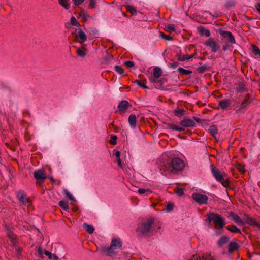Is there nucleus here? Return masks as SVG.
<instances>
[{"label": "nucleus", "mask_w": 260, "mask_h": 260, "mask_svg": "<svg viewBox=\"0 0 260 260\" xmlns=\"http://www.w3.org/2000/svg\"><path fill=\"white\" fill-rule=\"evenodd\" d=\"M122 247V243L119 238H113L110 247H102V252L107 256L113 257L117 254V250L121 249Z\"/></svg>", "instance_id": "nucleus-1"}, {"label": "nucleus", "mask_w": 260, "mask_h": 260, "mask_svg": "<svg viewBox=\"0 0 260 260\" xmlns=\"http://www.w3.org/2000/svg\"><path fill=\"white\" fill-rule=\"evenodd\" d=\"M180 124L182 127L173 123H166V126L172 130L182 132L184 130L183 127H194L196 125V122L194 120L188 118L186 117H184L180 122Z\"/></svg>", "instance_id": "nucleus-2"}, {"label": "nucleus", "mask_w": 260, "mask_h": 260, "mask_svg": "<svg viewBox=\"0 0 260 260\" xmlns=\"http://www.w3.org/2000/svg\"><path fill=\"white\" fill-rule=\"evenodd\" d=\"M211 171L212 175L216 180L220 183L225 187H228L229 185V178L226 177L225 173H222L218 168L213 165L210 166Z\"/></svg>", "instance_id": "nucleus-3"}, {"label": "nucleus", "mask_w": 260, "mask_h": 260, "mask_svg": "<svg viewBox=\"0 0 260 260\" xmlns=\"http://www.w3.org/2000/svg\"><path fill=\"white\" fill-rule=\"evenodd\" d=\"M207 220L209 222L213 221L215 223V228L218 230L223 228L226 224L223 218L220 215L212 212L208 214Z\"/></svg>", "instance_id": "nucleus-4"}, {"label": "nucleus", "mask_w": 260, "mask_h": 260, "mask_svg": "<svg viewBox=\"0 0 260 260\" xmlns=\"http://www.w3.org/2000/svg\"><path fill=\"white\" fill-rule=\"evenodd\" d=\"M153 222L154 219L152 218L146 219L139 224L137 228V231L142 235H148Z\"/></svg>", "instance_id": "nucleus-5"}, {"label": "nucleus", "mask_w": 260, "mask_h": 260, "mask_svg": "<svg viewBox=\"0 0 260 260\" xmlns=\"http://www.w3.org/2000/svg\"><path fill=\"white\" fill-rule=\"evenodd\" d=\"M184 167L185 163L184 161L180 158L176 157L172 159L169 162L167 170L173 172L174 171H182Z\"/></svg>", "instance_id": "nucleus-6"}, {"label": "nucleus", "mask_w": 260, "mask_h": 260, "mask_svg": "<svg viewBox=\"0 0 260 260\" xmlns=\"http://www.w3.org/2000/svg\"><path fill=\"white\" fill-rule=\"evenodd\" d=\"M205 45L211 49V52H216L220 48L218 40H215L213 38H210L205 42Z\"/></svg>", "instance_id": "nucleus-7"}, {"label": "nucleus", "mask_w": 260, "mask_h": 260, "mask_svg": "<svg viewBox=\"0 0 260 260\" xmlns=\"http://www.w3.org/2000/svg\"><path fill=\"white\" fill-rule=\"evenodd\" d=\"M16 197L18 200L23 205L29 206L31 205V201L24 191L19 190L16 193Z\"/></svg>", "instance_id": "nucleus-8"}, {"label": "nucleus", "mask_w": 260, "mask_h": 260, "mask_svg": "<svg viewBox=\"0 0 260 260\" xmlns=\"http://www.w3.org/2000/svg\"><path fill=\"white\" fill-rule=\"evenodd\" d=\"M191 197L197 203L200 205L206 204L208 200L207 196L200 193H193Z\"/></svg>", "instance_id": "nucleus-9"}, {"label": "nucleus", "mask_w": 260, "mask_h": 260, "mask_svg": "<svg viewBox=\"0 0 260 260\" xmlns=\"http://www.w3.org/2000/svg\"><path fill=\"white\" fill-rule=\"evenodd\" d=\"M219 34L229 43H230L232 44H234L236 43L235 39L231 32L224 30H221L219 31Z\"/></svg>", "instance_id": "nucleus-10"}, {"label": "nucleus", "mask_w": 260, "mask_h": 260, "mask_svg": "<svg viewBox=\"0 0 260 260\" xmlns=\"http://www.w3.org/2000/svg\"><path fill=\"white\" fill-rule=\"evenodd\" d=\"M131 107V104L126 100H122L118 105V111L120 114L125 113L127 109Z\"/></svg>", "instance_id": "nucleus-11"}, {"label": "nucleus", "mask_w": 260, "mask_h": 260, "mask_svg": "<svg viewBox=\"0 0 260 260\" xmlns=\"http://www.w3.org/2000/svg\"><path fill=\"white\" fill-rule=\"evenodd\" d=\"M34 176L37 180L43 181L46 178V176L44 173V171L42 169H39L34 172Z\"/></svg>", "instance_id": "nucleus-12"}, {"label": "nucleus", "mask_w": 260, "mask_h": 260, "mask_svg": "<svg viewBox=\"0 0 260 260\" xmlns=\"http://www.w3.org/2000/svg\"><path fill=\"white\" fill-rule=\"evenodd\" d=\"M7 236L13 245H15L18 243V238L17 236L12 231H9L7 233Z\"/></svg>", "instance_id": "nucleus-13"}, {"label": "nucleus", "mask_w": 260, "mask_h": 260, "mask_svg": "<svg viewBox=\"0 0 260 260\" xmlns=\"http://www.w3.org/2000/svg\"><path fill=\"white\" fill-rule=\"evenodd\" d=\"M128 123L132 128H135L137 126V119L135 114L129 115L128 119Z\"/></svg>", "instance_id": "nucleus-14"}, {"label": "nucleus", "mask_w": 260, "mask_h": 260, "mask_svg": "<svg viewBox=\"0 0 260 260\" xmlns=\"http://www.w3.org/2000/svg\"><path fill=\"white\" fill-rule=\"evenodd\" d=\"M196 55V53H194V54L190 55H188V54H186V55H181V54H178L177 55L178 60L180 61H184L185 60H189L191 58L194 57Z\"/></svg>", "instance_id": "nucleus-15"}, {"label": "nucleus", "mask_w": 260, "mask_h": 260, "mask_svg": "<svg viewBox=\"0 0 260 260\" xmlns=\"http://www.w3.org/2000/svg\"><path fill=\"white\" fill-rule=\"evenodd\" d=\"M79 39V42L83 43L85 42L87 39V36L85 33L81 29H79L78 34L76 35Z\"/></svg>", "instance_id": "nucleus-16"}, {"label": "nucleus", "mask_w": 260, "mask_h": 260, "mask_svg": "<svg viewBox=\"0 0 260 260\" xmlns=\"http://www.w3.org/2000/svg\"><path fill=\"white\" fill-rule=\"evenodd\" d=\"M231 102L229 100H223L219 101L218 106L222 109H225L230 106Z\"/></svg>", "instance_id": "nucleus-17"}, {"label": "nucleus", "mask_w": 260, "mask_h": 260, "mask_svg": "<svg viewBox=\"0 0 260 260\" xmlns=\"http://www.w3.org/2000/svg\"><path fill=\"white\" fill-rule=\"evenodd\" d=\"M238 248L239 245L237 243L235 242H231L229 244L228 252L231 254L234 251L238 250Z\"/></svg>", "instance_id": "nucleus-18"}, {"label": "nucleus", "mask_w": 260, "mask_h": 260, "mask_svg": "<svg viewBox=\"0 0 260 260\" xmlns=\"http://www.w3.org/2000/svg\"><path fill=\"white\" fill-rule=\"evenodd\" d=\"M230 215L235 222L239 225H242L243 224V220L238 215L234 214L232 212H230Z\"/></svg>", "instance_id": "nucleus-19"}, {"label": "nucleus", "mask_w": 260, "mask_h": 260, "mask_svg": "<svg viewBox=\"0 0 260 260\" xmlns=\"http://www.w3.org/2000/svg\"><path fill=\"white\" fill-rule=\"evenodd\" d=\"M248 98H247V95H246L244 100L240 104V105L236 107L237 108V110H241L242 109H246L248 105Z\"/></svg>", "instance_id": "nucleus-20"}, {"label": "nucleus", "mask_w": 260, "mask_h": 260, "mask_svg": "<svg viewBox=\"0 0 260 260\" xmlns=\"http://www.w3.org/2000/svg\"><path fill=\"white\" fill-rule=\"evenodd\" d=\"M229 241V237L226 236H222L218 240L217 245L218 247H221Z\"/></svg>", "instance_id": "nucleus-21"}, {"label": "nucleus", "mask_w": 260, "mask_h": 260, "mask_svg": "<svg viewBox=\"0 0 260 260\" xmlns=\"http://www.w3.org/2000/svg\"><path fill=\"white\" fill-rule=\"evenodd\" d=\"M162 72L159 67H155L153 69V76L156 78H159L162 75Z\"/></svg>", "instance_id": "nucleus-22"}, {"label": "nucleus", "mask_w": 260, "mask_h": 260, "mask_svg": "<svg viewBox=\"0 0 260 260\" xmlns=\"http://www.w3.org/2000/svg\"><path fill=\"white\" fill-rule=\"evenodd\" d=\"M248 223L250 225L255 226L260 229V223L257 222L254 218H249L248 220Z\"/></svg>", "instance_id": "nucleus-23"}, {"label": "nucleus", "mask_w": 260, "mask_h": 260, "mask_svg": "<svg viewBox=\"0 0 260 260\" xmlns=\"http://www.w3.org/2000/svg\"><path fill=\"white\" fill-rule=\"evenodd\" d=\"M245 85L243 82H239L236 88V90L238 92H243L245 91Z\"/></svg>", "instance_id": "nucleus-24"}, {"label": "nucleus", "mask_w": 260, "mask_h": 260, "mask_svg": "<svg viewBox=\"0 0 260 260\" xmlns=\"http://www.w3.org/2000/svg\"><path fill=\"white\" fill-rule=\"evenodd\" d=\"M58 2L61 6L67 10H68L70 8L69 0H58Z\"/></svg>", "instance_id": "nucleus-25"}, {"label": "nucleus", "mask_w": 260, "mask_h": 260, "mask_svg": "<svg viewBox=\"0 0 260 260\" xmlns=\"http://www.w3.org/2000/svg\"><path fill=\"white\" fill-rule=\"evenodd\" d=\"M226 229L229 231L235 233H241L240 229L234 225H228Z\"/></svg>", "instance_id": "nucleus-26"}, {"label": "nucleus", "mask_w": 260, "mask_h": 260, "mask_svg": "<svg viewBox=\"0 0 260 260\" xmlns=\"http://www.w3.org/2000/svg\"><path fill=\"white\" fill-rule=\"evenodd\" d=\"M83 227L86 230V231L89 233V234H92L94 232V227L91 225H89L86 223H84L83 224Z\"/></svg>", "instance_id": "nucleus-27"}, {"label": "nucleus", "mask_w": 260, "mask_h": 260, "mask_svg": "<svg viewBox=\"0 0 260 260\" xmlns=\"http://www.w3.org/2000/svg\"><path fill=\"white\" fill-rule=\"evenodd\" d=\"M202 260H217L216 257L211 254H204L202 256Z\"/></svg>", "instance_id": "nucleus-28"}, {"label": "nucleus", "mask_w": 260, "mask_h": 260, "mask_svg": "<svg viewBox=\"0 0 260 260\" xmlns=\"http://www.w3.org/2000/svg\"><path fill=\"white\" fill-rule=\"evenodd\" d=\"M252 52L257 56V57H260V49L256 45H253L252 46Z\"/></svg>", "instance_id": "nucleus-29"}, {"label": "nucleus", "mask_w": 260, "mask_h": 260, "mask_svg": "<svg viewBox=\"0 0 260 260\" xmlns=\"http://www.w3.org/2000/svg\"><path fill=\"white\" fill-rule=\"evenodd\" d=\"M200 33L202 35H204L207 37H209L211 35L209 30L206 29L203 27H202L200 28Z\"/></svg>", "instance_id": "nucleus-30"}, {"label": "nucleus", "mask_w": 260, "mask_h": 260, "mask_svg": "<svg viewBox=\"0 0 260 260\" xmlns=\"http://www.w3.org/2000/svg\"><path fill=\"white\" fill-rule=\"evenodd\" d=\"M209 131L211 135L214 137H215V136L218 133L217 127L215 125L210 126L209 128Z\"/></svg>", "instance_id": "nucleus-31"}, {"label": "nucleus", "mask_w": 260, "mask_h": 260, "mask_svg": "<svg viewBox=\"0 0 260 260\" xmlns=\"http://www.w3.org/2000/svg\"><path fill=\"white\" fill-rule=\"evenodd\" d=\"M185 111L183 109H176L174 110V113L177 116H181L185 114Z\"/></svg>", "instance_id": "nucleus-32"}, {"label": "nucleus", "mask_w": 260, "mask_h": 260, "mask_svg": "<svg viewBox=\"0 0 260 260\" xmlns=\"http://www.w3.org/2000/svg\"><path fill=\"white\" fill-rule=\"evenodd\" d=\"M58 204L64 210H67L69 209V205L67 201H60L59 202Z\"/></svg>", "instance_id": "nucleus-33"}, {"label": "nucleus", "mask_w": 260, "mask_h": 260, "mask_svg": "<svg viewBox=\"0 0 260 260\" xmlns=\"http://www.w3.org/2000/svg\"><path fill=\"white\" fill-rule=\"evenodd\" d=\"M77 53L78 56L84 57L86 54V50L84 48H78L77 50Z\"/></svg>", "instance_id": "nucleus-34"}, {"label": "nucleus", "mask_w": 260, "mask_h": 260, "mask_svg": "<svg viewBox=\"0 0 260 260\" xmlns=\"http://www.w3.org/2000/svg\"><path fill=\"white\" fill-rule=\"evenodd\" d=\"M178 71L182 75H188L192 73L191 71L186 70L182 67H179Z\"/></svg>", "instance_id": "nucleus-35"}, {"label": "nucleus", "mask_w": 260, "mask_h": 260, "mask_svg": "<svg viewBox=\"0 0 260 260\" xmlns=\"http://www.w3.org/2000/svg\"><path fill=\"white\" fill-rule=\"evenodd\" d=\"M126 9L128 11L131 12L133 15H136L137 10L136 8L132 5H127L126 6Z\"/></svg>", "instance_id": "nucleus-36"}, {"label": "nucleus", "mask_w": 260, "mask_h": 260, "mask_svg": "<svg viewBox=\"0 0 260 260\" xmlns=\"http://www.w3.org/2000/svg\"><path fill=\"white\" fill-rule=\"evenodd\" d=\"M138 192L140 194H149L151 193V190L149 189H143V188H139L138 190Z\"/></svg>", "instance_id": "nucleus-37"}, {"label": "nucleus", "mask_w": 260, "mask_h": 260, "mask_svg": "<svg viewBox=\"0 0 260 260\" xmlns=\"http://www.w3.org/2000/svg\"><path fill=\"white\" fill-rule=\"evenodd\" d=\"M63 192L64 194L68 197L70 200L75 201V199L74 196L70 193V192L67 189H64L63 190Z\"/></svg>", "instance_id": "nucleus-38"}, {"label": "nucleus", "mask_w": 260, "mask_h": 260, "mask_svg": "<svg viewBox=\"0 0 260 260\" xmlns=\"http://www.w3.org/2000/svg\"><path fill=\"white\" fill-rule=\"evenodd\" d=\"M236 168L242 173L245 172V166L243 164L238 163L236 165Z\"/></svg>", "instance_id": "nucleus-39"}, {"label": "nucleus", "mask_w": 260, "mask_h": 260, "mask_svg": "<svg viewBox=\"0 0 260 260\" xmlns=\"http://www.w3.org/2000/svg\"><path fill=\"white\" fill-rule=\"evenodd\" d=\"M70 22H71V24L72 25H74V26H78V25H79V22L77 21L76 19V18H75V17H74V16H72V17L71 18Z\"/></svg>", "instance_id": "nucleus-40"}, {"label": "nucleus", "mask_w": 260, "mask_h": 260, "mask_svg": "<svg viewBox=\"0 0 260 260\" xmlns=\"http://www.w3.org/2000/svg\"><path fill=\"white\" fill-rule=\"evenodd\" d=\"M149 80L152 83H160L162 82V80H158V78H155L154 76L150 77Z\"/></svg>", "instance_id": "nucleus-41"}, {"label": "nucleus", "mask_w": 260, "mask_h": 260, "mask_svg": "<svg viewBox=\"0 0 260 260\" xmlns=\"http://www.w3.org/2000/svg\"><path fill=\"white\" fill-rule=\"evenodd\" d=\"M115 70L119 74H122L124 73L123 69L119 66H115Z\"/></svg>", "instance_id": "nucleus-42"}, {"label": "nucleus", "mask_w": 260, "mask_h": 260, "mask_svg": "<svg viewBox=\"0 0 260 260\" xmlns=\"http://www.w3.org/2000/svg\"><path fill=\"white\" fill-rule=\"evenodd\" d=\"M166 28L168 31L171 32L175 30V27L173 24H169L166 26Z\"/></svg>", "instance_id": "nucleus-43"}, {"label": "nucleus", "mask_w": 260, "mask_h": 260, "mask_svg": "<svg viewBox=\"0 0 260 260\" xmlns=\"http://www.w3.org/2000/svg\"><path fill=\"white\" fill-rule=\"evenodd\" d=\"M135 83H136L138 84L141 87H142L144 89L147 88L145 83L142 82L141 80H137L135 81Z\"/></svg>", "instance_id": "nucleus-44"}, {"label": "nucleus", "mask_w": 260, "mask_h": 260, "mask_svg": "<svg viewBox=\"0 0 260 260\" xmlns=\"http://www.w3.org/2000/svg\"><path fill=\"white\" fill-rule=\"evenodd\" d=\"M173 205L171 203H168L166 208H165V211H167V212H169V211H171V210H173Z\"/></svg>", "instance_id": "nucleus-45"}, {"label": "nucleus", "mask_w": 260, "mask_h": 260, "mask_svg": "<svg viewBox=\"0 0 260 260\" xmlns=\"http://www.w3.org/2000/svg\"><path fill=\"white\" fill-rule=\"evenodd\" d=\"M160 36L165 40H171L172 39V37L170 36L165 35L163 32H160Z\"/></svg>", "instance_id": "nucleus-46"}, {"label": "nucleus", "mask_w": 260, "mask_h": 260, "mask_svg": "<svg viewBox=\"0 0 260 260\" xmlns=\"http://www.w3.org/2000/svg\"><path fill=\"white\" fill-rule=\"evenodd\" d=\"M117 137L115 135H113L111 136V139L110 141V144L112 145H115L116 144V140Z\"/></svg>", "instance_id": "nucleus-47"}, {"label": "nucleus", "mask_w": 260, "mask_h": 260, "mask_svg": "<svg viewBox=\"0 0 260 260\" xmlns=\"http://www.w3.org/2000/svg\"><path fill=\"white\" fill-rule=\"evenodd\" d=\"M175 192L179 196H182L184 193L183 189L182 188H177L175 190Z\"/></svg>", "instance_id": "nucleus-48"}, {"label": "nucleus", "mask_w": 260, "mask_h": 260, "mask_svg": "<svg viewBox=\"0 0 260 260\" xmlns=\"http://www.w3.org/2000/svg\"><path fill=\"white\" fill-rule=\"evenodd\" d=\"M124 64L128 68H132L134 66V62L132 61H126L124 62Z\"/></svg>", "instance_id": "nucleus-49"}, {"label": "nucleus", "mask_w": 260, "mask_h": 260, "mask_svg": "<svg viewBox=\"0 0 260 260\" xmlns=\"http://www.w3.org/2000/svg\"><path fill=\"white\" fill-rule=\"evenodd\" d=\"M189 260H202V257L198 255H193L191 256Z\"/></svg>", "instance_id": "nucleus-50"}, {"label": "nucleus", "mask_w": 260, "mask_h": 260, "mask_svg": "<svg viewBox=\"0 0 260 260\" xmlns=\"http://www.w3.org/2000/svg\"><path fill=\"white\" fill-rule=\"evenodd\" d=\"M96 0H90L89 6L91 8H94L96 6Z\"/></svg>", "instance_id": "nucleus-51"}, {"label": "nucleus", "mask_w": 260, "mask_h": 260, "mask_svg": "<svg viewBox=\"0 0 260 260\" xmlns=\"http://www.w3.org/2000/svg\"><path fill=\"white\" fill-rule=\"evenodd\" d=\"M85 0H73L74 4L76 6H78V5H81V4H82L83 3V2Z\"/></svg>", "instance_id": "nucleus-52"}, {"label": "nucleus", "mask_w": 260, "mask_h": 260, "mask_svg": "<svg viewBox=\"0 0 260 260\" xmlns=\"http://www.w3.org/2000/svg\"><path fill=\"white\" fill-rule=\"evenodd\" d=\"M44 253L45 255L48 256L49 259H51L52 258V254L50 252L46 250L44 251Z\"/></svg>", "instance_id": "nucleus-53"}, {"label": "nucleus", "mask_w": 260, "mask_h": 260, "mask_svg": "<svg viewBox=\"0 0 260 260\" xmlns=\"http://www.w3.org/2000/svg\"><path fill=\"white\" fill-rule=\"evenodd\" d=\"M13 246L15 247V250L18 252V253H20L22 252V249L20 247L16 246V244Z\"/></svg>", "instance_id": "nucleus-54"}, {"label": "nucleus", "mask_w": 260, "mask_h": 260, "mask_svg": "<svg viewBox=\"0 0 260 260\" xmlns=\"http://www.w3.org/2000/svg\"><path fill=\"white\" fill-rule=\"evenodd\" d=\"M114 155L117 157V159L120 158V152L119 151H116L115 152Z\"/></svg>", "instance_id": "nucleus-55"}, {"label": "nucleus", "mask_w": 260, "mask_h": 260, "mask_svg": "<svg viewBox=\"0 0 260 260\" xmlns=\"http://www.w3.org/2000/svg\"><path fill=\"white\" fill-rule=\"evenodd\" d=\"M37 252L39 255H42L43 253V249L41 247H38Z\"/></svg>", "instance_id": "nucleus-56"}, {"label": "nucleus", "mask_w": 260, "mask_h": 260, "mask_svg": "<svg viewBox=\"0 0 260 260\" xmlns=\"http://www.w3.org/2000/svg\"><path fill=\"white\" fill-rule=\"evenodd\" d=\"M229 47H230V46L229 45H225L223 46V50L224 51H225L229 49Z\"/></svg>", "instance_id": "nucleus-57"}, {"label": "nucleus", "mask_w": 260, "mask_h": 260, "mask_svg": "<svg viewBox=\"0 0 260 260\" xmlns=\"http://www.w3.org/2000/svg\"><path fill=\"white\" fill-rule=\"evenodd\" d=\"M52 257L54 258V260L58 259V257L55 254H52Z\"/></svg>", "instance_id": "nucleus-58"}, {"label": "nucleus", "mask_w": 260, "mask_h": 260, "mask_svg": "<svg viewBox=\"0 0 260 260\" xmlns=\"http://www.w3.org/2000/svg\"><path fill=\"white\" fill-rule=\"evenodd\" d=\"M117 161L118 162V165L119 166H121V161L120 158L117 159Z\"/></svg>", "instance_id": "nucleus-59"}, {"label": "nucleus", "mask_w": 260, "mask_h": 260, "mask_svg": "<svg viewBox=\"0 0 260 260\" xmlns=\"http://www.w3.org/2000/svg\"><path fill=\"white\" fill-rule=\"evenodd\" d=\"M256 8H257V11L260 13V4H257V5L256 6Z\"/></svg>", "instance_id": "nucleus-60"}, {"label": "nucleus", "mask_w": 260, "mask_h": 260, "mask_svg": "<svg viewBox=\"0 0 260 260\" xmlns=\"http://www.w3.org/2000/svg\"><path fill=\"white\" fill-rule=\"evenodd\" d=\"M194 120H195L196 121H198V122H199V120H200V118H198V117H194Z\"/></svg>", "instance_id": "nucleus-61"}, {"label": "nucleus", "mask_w": 260, "mask_h": 260, "mask_svg": "<svg viewBox=\"0 0 260 260\" xmlns=\"http://www.w3.org/2000/svg\"><path fill=\"white\" fill-rule=\"evenodd\" d=\"M84 17H89V15L87 14H84Z\"/></svg>", "instance_id": "nucleus-62"}, {"label": "nucleus", "mask_w": 260, "mask_h": 260, "mask_svg": "<svg viewBox=\"0 0 260 260\" xmlns=\"http://www.w3.org/2000/svg\"><path fill=\"white\" fill-rule=\"evenodd\" d=\"M199 72H202V70H201L200 69H199Z\"/></svg>", "instance_id": "nucleus-63"}, {"label": "nucleus", "mask_w": 260, "mask_h": 260, "mask_svg": "<svg viewBox=\"0 0 260 260\" xmlns=\"http://www.w3.org/2000/svg\"><path fill=\"white\" fill-rule=\"evenodd\" d=\"M51 181H54V180H53V179L52 178H51Z\"/></svg>", "instance_id": "nucleus-64"}]
</instances>
